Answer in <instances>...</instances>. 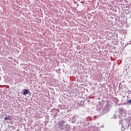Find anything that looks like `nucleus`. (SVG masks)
<instances>
[{
	"label": "nucleus",
	"instance_id": "7ed1b4c3",
	"mask_svg": "<svg viewBox=\"0 0 131 131\" xmlns=\"http://www.w3.org/2000/svg\"><path fill=\"white\" fill-rule=\"evenodd\" d=\"M127 104H131V99L127 100Z\"/></svg>",
	"mask_w": 131,
	"mask_h": 131
},
{
	"label": "nucleus",
	"instance_id": "39448f33",
	"mask_svg": "<svg viewBox=\"0 0 131 131\" xmlns=\"http://www.w3.org/2000/svg\"><path fill=\"white\" fill-rule=\"evenodd\" d=\"M5 120H8V119H9V118H8V117H5Z\"/></svg>",
	"mask_w": 131,
	"mask_h": 131
},
{
	"label": "nucleus",
	"instance_id": "f257e3e1",
	"mask_svg": "<svg viewBox=\"0 0 131 131\" xmlns=\"http://www.w3.org/2000/svg\"><path fill=\"white\" fill-rule=\"evenodd\" d=\"M65 122H66L64 121H59L58 125H59L60 126H63L64 125L63 124L65 123Z\"/></svg>",
	"mask_w": 131,
	"mask_h": 131
},
{
	"label": "nucleus",
	"instance_id": "20e7f679",
	"mask_svg": "<svg viewBox=\"0 0 131 131\" xmlns=\"http://www.w3.org/2000/svg\"><path fill=\"white\" fill-rule=\"evenodd\" d=\"M127 93H128V94H131L130 90H129L128 91H127Z\"/></svg>",
	"mask_w": 131,
	"mask_h": 131
},
{
	"label": "nucleus",
	"instance_id": "f03ea898",
	"mask_svg": "<svg viewBox=\"0 0 131 131\" xmlns=\"http://www.w3.org/2000/svg\"><path fill=\"white\" fill-rule=\"evenodd\" d=\"M28 93H29V90L26 89L24 92V95H28Z\"/></svg>",
	"mask_w": 131,
	"mask_h": 131
}]
</instances>
